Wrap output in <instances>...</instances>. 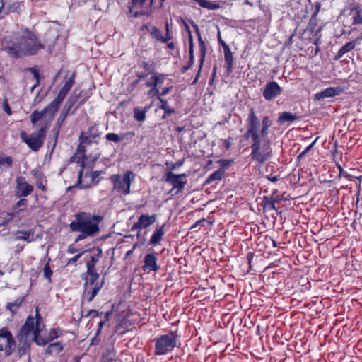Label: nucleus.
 Segmentation results:
<instances>
[{"mask_svg": "<svg viewBox=\"0 0 362 362\" xmlns=\"http://www.w3.org/2000/svg\"><path fill=\"white\" fill-rule=\"evenodd\" d=\"M4 110L8 114L11 115L12 112L8 103L4 105Z\"/></svg>", "mask_w": 362, "mask_h": 362, "instance_id": "nucleus-63", "label": "nucleus"}, {"mask_svg": "<svg viewBox=\"0 0 362 362\" xmlns=\"http://www.w3.org/2000/svg\"><path fill=\"white\" fill-rule=\"evenodd\" d=\"M0 338L6 339L5 352L7 356H10L16 347V341L12 333L6 327H2L0 329Z\"/></svg>", "mask_w": 362, "mask_h": 362, "instance_id": "nucleus-16", "label": "nucleus"}, {"mask_svg": "<svg viewBox=\"0 0 362 362\" xmlns=\"http://www.w3.org/2000/svg\"><path fill=\"white\" fill-rule=\"evenodd\" d=\"M142 67L146 71H150L152 67V65L150 64L148 62H143Z\"/></svg>", "mask_w": 362, "mask_h": 362, "instance_id": "nucleus-62", "label": "nucleus"}, {"mask_svg": "<svg viewBox=\"0 0 362 362\" xmlns=\"http://www.w3.org/2000/svg\"><path fill=\"white\" fill-rule=\"evenodd\" d=\"M183 164V160H179L178 162H177L176 163L173 164L172 165V167L170 168V170H174L177 168H179Z\"/></svg>", "mask_w": 362, "mask_h": 362, "instance_id": "nucleus-64", "label": "nucleus"}, {"mask_svg": "<svg viewBox=\"0 0 362 362\" xmlns=\"http://www.w3.org/2000/svg\"><path fill=\"white\" fill-rule=\"evenodd\" d=\"M45 325L35 326V330L34 332V336H33V341L38 346H44L48 344L50 341L48 337L43 338L40 336V332L43 330Z\"/></svg>", "mask_w": 362, "mask_h": 362, "instance_id": "nucleus-22", "label": "nucleus"}, {"mask_svg": "<svg viewBox=\"0 0 362 362\" xmlns=\"http://www.w3.org/2000/svg\"><path fill=\"white\" fill-rule=\"evenodd\" d=\"M148 75V74L145 72L137 73V78L133 81L128 86L129 90H134L141 81L147 78Z\"/></svg>", "mask_w": 362, "mask_h": 362, "instance_id": "nucleus-37", "label": "nucleus"}, {"mask_svg": "<svg viewBox=\"0 0 362 362\" xmlns=\"http://www.w3.org/2000/svg\"><path fill=\"white\" fill-rule=\"evenodd\" d=\"M225 171L223 168H219L211 173L206 180L205 184H209L214 181L221 180L224 177Z\"/></svg>", "mask_w": 362, "mask_h": 362, "instance_id": "nucleus-35", "label": "nucleus"}, {"mask_svg": "<svg viewBox=\"0 0 362 362\" xmlns=\"http://www.w3.org/2000/svg\"><path fill=\"white\" fill-rule=\"evenodd\" d=\"M315 11L313 13V16H315L318 14L320 10V8H321V5L319 2H315Z\"/></svg>", "mask_w": 362, "mask_h": 362, "instance_id": "nucleus-61", "label": "nucleus"}, {"mask_svg": "<svg viewBox=\"0 0 362 362\" xmlns=\"http://www.w3.org/2000/svg\"><path fill=\"white\" fill-rule=\"evenodd\" d=\"M172 38V37L169 35V33H166V34L165 35V36H163L161 35V38L159 39L160 41H161L162 42H167L168 41H169L170 39Z\"/></svg>", "mask_w": 362, "mask_h": 362, "instance_id": "nucleus-59", "label": "nucleus"}, {"mask_svg": "<svg viewBox=\"0 0 362 362\" xmlns=\"http://www.w3.org/2000/svg\"><path fill=\"white\" fill-rule=\"evenodd\" d=\"M158 107L164 111V114L162 116L163 119L167 118L172 114L175 112V110L173 107H169L167 100L163 98H160Z\"/></svg>", "mask_w": 362, "mask_h": 362, "instance_id": "nucleus-28", "label": "nucleus"}, {"mask_svg": "<svg viewBox=\"0 0 362 362\" xmlns=\"http://www.w3.org/2000/svg\"><path fill=\"white\" fill-rule=\"evenodd\" d=\"M197 2L201 7L207 8L209 10H216L220 6L219 4L214 3L208 0H193Z\"/></svg>", "mask_w": 362, "mask_h": 362, "instance_id": "nucleus-36", "label": "nucleus"}, {"mask_svg": "<svg viewBox=\"0 0 362 362\" xmlns=\"http://www.w3.org/2000/svg\"><path fill=\"white\" fill-rule=\"evenodd\" d=\"M150 109V106L144 107H135L133 110L134 118L138 122H144L146 119V114Z\"/></svg>", "mask_w": 362, "mask_h": 362, "instance_id": "nucleus-27", "label": "nucleus"}, {"mask_svg": "<svg viewBox=\"0 0 362 362\" xmlns=\"http://www.w3.org/2000/svg\"><path fill=\"white\" fill-rule=\"evenodd\" d=\"M85 276L86 274L81 275V278L85 281L83 298L86 299L88 302H91L103 286L104 282L100 281L99 279Z\"/></svg>", "mask_w": 362, "mask_h": 362, "instance_id": "nucleus-6", "label": "nucleus"}, {"mask_svg": "<svg viewBox=\"0 0 362 362\" xmlns=\"http://www.w3.org/2000/svg\"><path fill=\"white\" fill-rule=\"evenodd\" d=\"M13 164V158L11 156L0 155V168L4 170L10 168Z\"/></svg>", "mask_w": 362, "mask_h": 362, "instance_id": "nucleus-39", "label": "nucleus"}, {"mask_svg": "<svg viewBox=\"0 0 362 362\" xmlns=\"http://www.w3.org/2000/svg\"><path fill=\"white\" fill-rule=\"evenodd\" d=\"M189 35V53L190 55V65H192L194 63V45H193V39L192 33Z\"/></svg>", "mask_w": 362, "mask_h": 362, "instance_id": "nucleus-47", "label": "nucleus"}, {"mask_svg": "<svg viewBox=\"0 0 362 362\" xmlns=\"http://www.w3.org/2000/svg\"><path fill=\"white\" fill-rule=\"evenodd\" d=\"M15 240H24L27 243H32L36 241L40 238V235H35V230L30 229L28 230H18L16 232Z\"/></svg>", "mask_w": 362, "mask_h": 362, "instance_id": "nucleus-21", "label": "nucleus"}, {"mask_svg": "<svg viewBox=\"0 0 362 362\" xmlns=\"http://www.w3.org/2000/svg\"><path fill=\"white\" fill-rule=\"evenodd\" d=\"M189 23H191L192 26L194 29L195 33L198 37L199 47V52H200L199 61H200V69H201L204 64V59H205V57H206V44H205L204 40L202 37L201 32L199 28V26L192 20H190Z\"/></svg>", "mask_w": 362, "mask_h": 362, "instance_id": "nucleus-19", "label": "nucleus"}, {"mask_svg": "<svg viewBox=\"0 0 362 362\" xmlns=\"http://www.w3.org/2000/svg\"><path fill=\"white\" fill-rule=\"evenodd\" d=\"M27 205H28V201H27V199H21L20 200H18V201L16 203V204H15V206H14V209H19V208H21V207H22V206H24V207H25V206H26Z\"/></svg>", "mask_w": 362, "mask_h": 362, "instance_id": "nucleus-54", "label": "nucleus"}, {"mask_svg": "<svg viewBox=\"0 0 362 362\" xmlns=\"http://www.w3.org/2000/svg\"><path fill=\"white\" fill-rule=\"evenodd\" d=\"M318 139V137H317L315 141L310 144L309 146H308L305 150H303L298 156V159H300L302 158H303L311 149L313 147V146L315 145V142L317 141V140Z\"/></svg>", "mask_w": 362, "mask_h": 362, "instance_id": "nucleus-49", "label": "nucleus"}, {"mask_svg": "<svg viewBox=\"0 0 362 362\" xmlns=\"http://www.w3.org/2000/svg\"><path fill=\"white\" fill-rule=\"evenodd\" d=\"M107 141L119 143L124 139V134H117L115 133H108L105 135Z\"/></svg>", "mask_w": 362, "mask_h": 362, "instance_id": "nucleus-41", "label": "nucleus"}, {"mask_svg": "<svg viewBox=\"0 0 362 362\" xmlns=\"http://www.w3.org/2000/svg\"><path fill=\"white\" fill-rule=\"evenodd\" d=\"M296 114H292L290 112H283L280 114L278 118L279 123H292L293 122L298 119Z\"/></svg>", "mask_w": 362, "mask_h": 362, "instance_id": "nucleus-32", "label": "nucleus"}, {"mask_svg": "<svg viewBox=\"0 0 362 362\" xmlns=\"http://www.w3.org/2000/svg\"><path fill=\"white\" fill-rule=\"evenodd\" d=\"M186 177L185 173L175 175L170 170L166 173L164 179L166 182L173 185V189H177L178 193L184 189L187 183Z\"/></svg>", "mask_w": 362, "mask_h": 362, "instance_id": "nucleus-9", "label": "nucleus"}, {"mask_svg": "<svg viewBox=\"0 0 362 362\" xmlns=\"http://www.w3.org/2000/svg\"><path fill=\"white\" fill-rule=\"evenodd\" d=\"M261 121L257 117L253 108H250L246 120V131L243 137L251 140V153L252 160L264 163L271 158V141L269 139V129L272 125L269 117L265 116Z\"/></svg>", "mask_w": 362, "mask_h": 362, "instance_id": "nucleus-1", "label": "nucleus"}, {"mask_svg": "<svg viewBox=\"0 0 362 362\" xmlns=\"http://www.w3.org/2000/svg\"><path fill=\"white\" fill-rule=\"evenodd\" d=\"M19 343V347L18 349V352L20 356H23L30 349V341L29 339L21 340V339H17Z\"/></svg>", "mask_w": 362, "mask_h": 362, "instance_id": "nucleus-38", "label": "nucleus"}, {"mask_svg": "<svg viewBox=\"0 0 362 362\" xmlns=\"http://www.w3.org/2000/svg\"><path fill=\"white\" fill-rule=\"evenodd\" d=\"M35 326L40 325L42 326L43 324H42V317L39 313V308L37 307L35 308Z\"/></svg>", "mask_w": 362, "mask_h": 362, "instance_id": "nucleus-53", "label": "nucleus"}, {"mask_svg": "<svg viewBox=\"0 0 362 362\" xmlns=\"http://www.w3.org/2000/svg\"><path fill=\"white\" fill-rule=\"evenodd\" d=\"M74 74H72V76L66 81V83L64 84V86L60 89L57 98L59 100L63 101L66 96L67 95L68 93L71 90V87L74 85Z\"/></svg>", "mask_w": 362, "mask_h": 362, "instance_id": "nucleus-24", "label": "nucleus"}, {"mask_svg": "<svg viewBox=\"0 0 362 362\" xmlns=\"http://www.w3.org/2000/svg\"><path fill=\"white\" fill-rule=\"evenodd\" d=\"M16 196L18 198L25 197L30 195L33 191V186L29 184L25 177L23 176H18L16 178Z\"/></svg>", "mask_w": 362, "mask_h": 362, "instance_id": "nucleus-11", "label": "nucleus"}, {"mask_svg": "<svg viewBox=\"0 0 362 362\" xmlns=\"http://www.w3.org/2000/svg\"><path fill=\"white\" fill-rule=\"evenodd\" d=\"M87 252V250H83L79 253H78L77 255H76L75 256H74L72 258L69 259V261L67 262V264L66 265H70V264H74L75 262H76L79 258L83 255L85 254L86 252Z\"/></svg>", "mask_w": 362, "mask_h": 362, "instance_id": "nucleus-52", "label": "nucleus"}, {"mask_svg": "<svg viewBox=\"0 0 362 362\" xmlns=\"http://www.w3.org/2000/svg\"><path fill=\"white\" fill-rule=\"evenodd\" d=\"M223 52H224V59L225 64L226 67V71L229 74L233 70V53L230 51V49L228 45H223Z\"/></svg>", "mask_w": 362, "mask_h": 362, "instance_id": "nucleus-25", "label": "nucleus"}, {"mask_svg": "<svg viewBox=\"0 0 362 362\" xmlns=\"http://www.w3.org/2000/svg\"><path fill=\"white\" fill-rule=\"evenodd\" d=\"M343 92V88L340 86L329 87L320 92H317L314 95L315 100H322L327 98H332L340 95Z\"/></svg>", "mask_w": 362, "mask_h": 362, "instance_id": "nucleus-17", "label": "nucleus"}, {"mask_svg": "<svg viewBox=\"0 0 362 362\" xmlns=\"http://www.w3.org/2000/svg\"><path fill=\"white\" fill-rule=\"evenodd\" d=\"M165 76L166 75L165 74L154 73L150 78H147L145 86L150 88V90L148 91V95L150 97L154 98L155 95L159 93L158 86H161Z\"/></svg>", "mask_w": 362, "mask_h": 362, "instance_id": "nucleus-8", "label": "nucleus"}, {"mask_svg": "<svg viewBox=\"0 0 362 362\" xmlns=\"http://www.w3.org/2000/svg\"><path fill=\"white\" fill-rule=\"evenodd\" d=\"M103 312H99L96 310H90L87 314V316L91 317H101L103 315Z\"/></svg>", "mask_w": 362, "mask_h": 362, "instance_id": "nucleus-55", "label": "nucleus"}, {"mask_svg": "<svg viewBox=\"0 0 362 362\" xmlns=\"http://www.w3.org/2000/svg\"><path fill=\"white\" fill-rule=\"evenodd\" d=\"M157 262L158 258L155 254H147L144 257L143 270L147 272H157L160 269Z\"/></svg>", "mask_w": 362, "mask_h": 362, "instance_id": "nucleus-20", "label": "nucleus"}, {"mask_svg": "<svg viewBox=\"0 0 362 362\" xmlns=\"http://www.w3.org/2000/svg\"><path fill=\"white\" fill-rule=\"evenodd\" d=\"M62 332L59 329L53 328L51 329L48 334V338L49 339L50 341H53L55 339H57L59 337L60 335H62Z\"/></svg>", "mask_w": 362, "mask_h": 362, "instance_id": "nucleus-46", "label": "nucleus"}, {"mask_svg": "<svg viewBox=\"0 0 362 362\" xmlns=\"http://www.w3.org/2000/svg\"><path fill=\"white\" fill-rule=\"evenodd\" d=\"M24 299V297H19L13 302L8 303L6 306V310H9L12 314H15L23 303Z\"/></svg>", "mask_w": 362, "mask_h": 362, "instance_id": "nucleus-34", "label": "nucleus"}, {"mask_svg": "<svg viewBox=\"0 0 362 362\" xmlns=\"http://www.w3.org/2000/svg\"><path fill=\"white\" fill-rule=\"evenodd\" d=\"M78 100V96H70L66 100L63 110L62 111L59 117L57 119V124L59 126V128L62 125L65 119H66L71 109L74 106V105L76 103Z\"/></svg>", "mask_w": 362, "mask_h": 362, "instance_id": "nucleus-18", "label": "nucleus"}, {"mask_svg": "<svg viewBox=\"0 0 362 362\" xmlns=\"http://www.w3.org/2000/svg\"><path fill=\"white\" fill-rule=\"evenodd\" d=\"M164 226L165 224L156 228L149 240V244L153 245H159L165 234Z\"/></svg>", "mask_w": 362, "mask_h": 362, "instance_id": "nucleus-26", "label": "nucleus"}, {"mask_svg": "<svg viewBox=\"0 0 362 362\" xmlns=\"http://www.w3.org/2000/svg\"><path fill=\"white\" fill-rule=\"evenodd\" d=\"M356 45V40L350 41L347 43H346L344 45H343L340 49L338 51L336 59H339L343 57L344 54L346 53L353 50Z\"/></svg>", "mask_w": 362, "mask_h": 362, "instance_id": "nucleus-29", "label": "nucleus"}, {"mask_svg": "<svg viewBox=\"0 0 362 362\" xmlns=\"http://www.w3.org/2000/svg\"><path fill=\"white\" fill-rule=\"evenodd\" d=\"M101 132L98 131L95 126H91L86 132H81L79 136L81 144H90L92 143H98V139Z\"/></svg>", "mask_w": 362, "mask_h": 362, "instance_id": "nucleus-12", "label": "nucleus"}, {"mask_svg": "<svg viewBox=\"0 0 362 362\" xmlns=\"http://www.w3.org/2000/svg\"><path fill=\"white\" fill-rule=\"evenodd\" d=\"M1 6L0 8V19L3 18L4 16L7 14L8 12H15L18 11L21 9V4L18 2H14L13 4H7L5 7V3L3 0H1Z\"/></svg>", "mask_w": 362, "mask_h": 362, "instance_id": "nucleus-23", "label": "nucleus"}, {"mask_svg": "<svg viewBox=\"0 0 362 362\" xmlns=\"http://www.w3.org/2000/svg\"><path fill=\"white\" fill-rule=\"evenodd\" d=\"M177 334L170 332L160 335L153 339L155 342L154 354L157 356L165 355L173 351L177 346Z\"/></svg>", "mask_w": 362, "mask_h": 362, "instance_id": "nucleus-4", "label": "nucleus"}, {"mask_svg": "<svg viewBox=\"0 0 362 362\" xmlns=\"http://www.w3.org/2000/svg\"><path fill=\"white\" fill-rule=\"evenodd\" d=\"M263 207L264 210L271 211L275 210L277 211L276 208V204L273 202V201L270 199L269 197H264V204Z\"/></svg>", "mask_w": 362, "mask_h": 362, "instance_id": "nucleus-42", "label": "nucleus"}, {"mask_svg": "<svg viewBox=\"0 0 362 362\" xmlns=\"http://www.w3.org/2000/svg\"><path fill=\"white\" fill-rule=\"evenodd\" d=\"M35 330V318L32 316L29 315L25 324L21 327L18 334L17 335V339H21V340L29 339V336L33 334L34 336V332Z\"/></svg>", "mask_w": 362, "mask_h": 362, "instance_id": "nucleus-13", "label": "nucleus"}, {"mask_svg": "<svg viewBox=\"0 0 362 362\" xmlns=\"http://www.w3.org/2000/svg\"><path fill=\"white\" fill-rule=\"evenodd\" d=\"M103 217L90 213L79 212L75 214V219L69 224L72 231L95 235L100 231L99 223Z\"/></svg>", "mask_w": 362, "mask_h": 362, "instance_id": "nucleus-3", "label": "nucleus"}, {"mask_svg": "<svg viewBox=\"0 0 362 362\" xmlns=\"http://www.w3.org/2000/svg\"><path fill=\"white\" fill-rule=\"evenodd\" d=\"M269 197L275 204L276 202H279L283 199L282 197H280L278 194H276V191H274Z\"/></svg>", "mask_w": 362, "mask_h": 362, "instance_id": "nucleus-56", "label": "nucleus"}, {"mask_svg": "<svg viewBox=\"0 0 362 362\" xmlns=\"http://www.w3.org/2000/svg\"><path fill=\"white\" fill-rule=\"evenodd\" d=\"M96 252L93 253L89 257L88 260L86 262L87 271L85 276L93 277V279H99V274L95 271V264L98 262L100 258L102 256V250L97 248Z\"/></svg>", "mask_w": 362, "mask_h": 362, "instance_id": "nucleus-10", "label": "nucleus"}, {"mask_svg": "<svg viewBox=\"0 0 362 362\" xmlns=\"http://www.w3.org/2000/svg\"><path fill=\"white\" fill-rule=\"evenodd\" d=\"M76 252H78V249L74 247L73 245H69L67 248V252L69 254H74Z\"/></svg>", "mask_w": 362, "mask_h": 362, "instance_id": "nucleus-60", "label": "nucleus"}, {"mask_svg": "<svg viewBox=\"0 0 362 362\" xmlns=\"http://www.w3.org/2000/svg\"><path fill=\"white\" fill-rule=\"evenodd\" d=\"M351 13L352 14V24L358 25L362 24V8L360 6H356L351 8Z\"/></svg>", "mask_w": 362, "mask_h": 362, "instance_id": "nucleus-30", "label": "nucleus"}, {"mask_svg": "<svg viewBox=\"0 0 362 362\" xmlns=\"http://www.w3.org/2000/svg\"><path fill=\"white\" fill-rule=\"evenodd\" d=\"M47 129V126L42 127L37 133L32 134L30 136H28L25 131H21L20 136L22 141L25 142L32 151H37L43 145Z\"/></svg>", "mask_w": 362, "mask_h": 362, "instance_id": "nucleus-7", "label": "nucleus"}, {"mask_svg": "<svg viewBox=\"0 0 362 362\" xmlns=\"http://www.w3.org/2000/svg\"><path fill=\"white\" fill-rule=\"evenodd\" d=\"M42 180H43L42 176V175H40V177H39V179H38V180H37V187L39 189H42V190L45 191V190L46 189V187H45V185H43V183H42Z\"/></svg>", "mask_w": 362, "mask_h": 362, "instance_id": "nucleus-57", "label": "nucleus"}, {"mask_svg": "<svg viewBox=\"0 0 362 362\" xmlns=\"http://www.w3.org/2000/svg\"><path fill=\"white\" fill-rule=\"evenodd\" d=\"M281 93V88L275 81L268 82L262 91V95L266 100L276 98Z\"/></svg>", "mask_w": 362, "mask_h": 362, "instance_id": "nucleus-14", "label": "nucleus"}, {"mask_svg": "<svg viewBox=\"0 0 362 362\" xmlns=\"http://www.w3.org/2000/svg\"><path fill=\"white\" fill-rule=\"evenodd\" d=\"M45 114L43 110H42V111H37V110L33 111L32 112V114L30 115L31 122L33 124H35L37 121L41 119L45 116Z\"/></svg>", "mask_w": 362, "mask_h": 362, "instance_id": "nucleus-44", "label": "nucleus"}, {"mask_svg": "<svg viewBox=\"0 0 362 362\" xmlns=\"http://www.w3.org/2000/svg\"><path fill=\"white\" fill-rule=\"evenodd\" d=\"M62 101L59 100L57 98H56L54 100H52L47 106H46L42 110L45 114L48 113L50 116H53L54 113L57 111L60 104Z\"/></svg>", "mask_w": 362, "mask_h": 362, "instance_id": "nucleus-31", "label": "nucleus"}, {"mask_svg": "<svg viewBox=\"0 0 362 362\" xmlns=\"http://www.w3.org/2000/svg\"><path fill=\"white\" fill-rule=\"evenodd\" d=\"M42 272H43L44 278L46 279L49 283L52 282L51 277H52L53 272L49 267V262H47L45 265Z\"/></svg>", "mask_w": 362, "mask_h": 362, "instance_id": "nucleus-45", "label": "nucleus"}, {"mask_svg": "<svg viewBox=\"0 0 362 362\" xmlns=\"http://www.w3.org/2000/svg\"><path fill=\"white\" fill-rule=\"evenodd\" d=\"M337 168L339 171V177H344L349 180H351L353 178V176L350 174H349L346 171H344L342 167L339 164H337Z\"/></svg>", "mask_w": 362, "mask_h": 362, "instance_id": "nucleus-48", "label": "nucleus"}, {"mask_svg": "<svg viewBox=\"0 0 362 362\" xmlns=\"http://www.w3.org/2000/svg\"><path fill=\"white\" fill-rule=\"evenodd\" d=\"M3 49L15 58L36 54L40 49H44L37 36L28 30H21L4 37L2 42Z\"/></svg>", "mask_w": 362, "mask_h": 362, "instance_id": "nucleus-2", "label": "nucleus"}, {"mask_svg": "<svg viewBox=\"0 0 362 362\" xmlns=\"http://www.w3.org/2000/svg\"><path fill=\"white\" fill-rule=\"evenodd\" d=\"M145 28L148 30V32L150 33V35L156 38L157 40H159V39L161 38V32L158 28H157L156 26L152 25H146Z\"/></svg>", "mask_w": 362, "mask_h": 362, "instance_id": "nucleus-40", "label": "nucleus"}, {"mask_svg": "<svg viewBox=\"0 0 362 362\" xmlns=\"http://www.w3.org/2000/svg\"><path fill=\"white\" fill-rule=\"evenodd\" d=\"M83 172V169H81L80 171L78 172V177L77 183L74 186L69 187L67 188L68 191L71 190L74 187H78L79 189H86V188L89 187L88 185H83L82 184L81 179H82Z\"/></svg>", "mask_w": 362, "mask_h": 362, "instance_id": "nucleus-43", "label": "nucleus"}, {"mask_svg": "<svg viewBox=\"0 0 362 362\" xmlns=\"http://www.w3.org/2000/svg\"><path fill=\"white\" fill-rule=\"evenodd\" d=\"M30 71L33 74L34 78L36 80V83L34 84L31 88V91L33 92V90L39 85L40 75L38 74V71L35 68H30Z\"/></svg>", "mask_w": 362, "mask_h": 362, "instance_id": "nucleus-50", "label": "nucleus"}, {"mask_svg": "<svg viewBox=\"0 0 362 362\" xmlns=\"http://www.w3.org/2000/svg\"><path fill=\"white\" fill-rule=\"evenodd\" d=\"M156 221V215L153 214L151 216L148 215V214H142L139 219L138 221L134 223L132 228L131 230L134 231L136 230H141L144 228H146L148 226L153 224Z\"/></svg>", "mask_w": 362, "mask_h": 362, "instance_id": "nucleus-15", "label": "nucleus"}, {"mask_svg": "<svg viewBox=\"0 0 362 362\" xmlns=\"http://www.w3.org/2000/svg\"><path fill=\"white\" fill-rule=\"evenodd\" d=\"M63 345L59 341H57L48 345L45 354L48 355L58 354L63 350Z\"/></svg>", "mask_w": 362, "mask_h": 362, "instance_id": "nucleus-33", "label": "nucleus"}, {"mask_svg": "<svg viewBox=\"0 0 362 362\" xmlns=\"http://www.w3.org/2000/svg\"><path fill=\"white\" fill-rule=\"evenodd\" d=\"M134 177V173L131 170H127L123 175H112L110 177V180L113 184L114 189L122 194L128 195L130 194L131 183Z\"/></svg>", "mask_w": 362, "mask_h": 362, "instance_id": "nucleus-5", "label": "nucleus"}, {"mask_svg": "<svg viewBox=\"0 0 362 362\" xmlns=\"http://www.w3.org/2000/svg\"><path fill=\"white\" fill-rule=\"evenodd\" d=\"M172 89L173 86L163 88L161 91L159 90V93L155 95L154 98H156L158 100H160V98H163L162 97L166 95Z\"/></svg>", "mask_w": 362, "mask_h": 362, "instance_id": "nucleus-51", "label": "nucleus"}, {"mask_svg": "<svg viewBox=\"0 0 362 362\" xmlns=\"http://www.w3.org/2000/svg\"><path fill=\"white\" fill-rule=\"evenodd\" d=\"M88 236H90L92 237L93 235H86V233H81V234H79L76 238L75 239V243H78L83 239H85L86 237H88Z\"/></svg>", "mask_w": 362, "mask_h": 362, "instance_id": "nucleus-58", "label": "nucleus"}]
</instances>
